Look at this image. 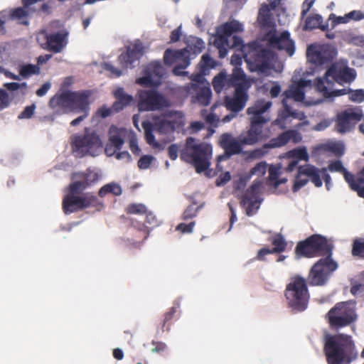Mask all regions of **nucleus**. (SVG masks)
Wrapping results in <instances>:
<instances>
[{
    "mask_svg": "<svg viewBox=\"0 0 364 364\" xmlns=\"http://www.w3.org/2000/svg\"><path fill=\"white\" fill-rule=\"evenodd\" d=\"M349 42L354 46L364 47V36H351Z\"/></svg>",
    "mask_w": 364,
    "mask_h": 364,
    "instance_id": "64",
    "label": "nucleus"
},
{
    "mask_svg": "<svg viewBox=\"0 0 364 364\" xmlns=\"http://www.w3.org/2000/svg\"><path fill=\"white\" fill-rule=\"evenodd\" d=\"M329 20H332L331 24L332 28H333L338 23H347L348 21V18L347 17V14H346L344 16L336 17L334 14H331L329 16Z\"/></svg>",
    "mask_w": 364,
    "mask_h": 364,
    "instance_id": "58",
    "label": "nucleus"
},
{
    "mask_svg": "<svg viewBox=\"0 0 364 364\" xmlns=\"http://www.w3.org/2000/svg\"><path fill=\"white\" fill-rule=\"evenodd\" d=\"M268 164L266 161H261L257 163L246 175L244 178H241L240 182H244L250 180L251 176H255L257 178L253 182H262L260 180L264 176L267 171Z\"/></svg>",
    "mask_w": 364,
    "mask_h": 364,
    "instance_id": "36",
    "label": "nucleus"
},
{
    "mask_svg": "<svg viewBox=\"0 0 364 364\" xmlns=\"http://www.w3.org/2000/svg\"><path fill=\"white\" fill-rule=\"evenodd\" d=\"M284 295L289 306L293 311L296 312L304 311L308 306L309 300L306 280L299 275L292 277L286 287Z\"/></svg>",
    "mask_w": 364,
    "mask_h": 364,
    "instance_id": "9",
    "label": "nucleus"
},
{
    "mask_svg": "<svg viewBox=\"0 0 364 364\" xmlns=\"http://www.w3.org/2000/svg\"><path fill=\"white\" fill-rule=\"evenodd\" d=\"M248 99L249 96L247 92H245L244 90H242L241 88H239L237 93L234 94L233 97L226 96L224 102L225 106L230 113L225 115L222 119V122L224 123L229 122L232 119L235 118L238 112L245 107Z\"/></svg>",
    "mask_w": 364,
    "mask_h": 364,
    "instance_id": "22",
    "label": "nucleus"
},
{
    "mask_svg": "<svg viewBox=\"0 0 364 364\" xmlns=\"http://www.w3.org/2000/svg\"><path fill=\"white\" fill-rule=\"evenodd\" d=\"M195 225V221H191L188 224L181 223L176 226V230L181 231L182 233H191L193 232Z\"/></svg>",
    "mask_w": 364,
    "mask_h": 364,
    "instance_id": "55",
    "label": "nucleus"
},
{
    "mask_svg": "<svg viewBox=\"0 0 364 364\" xmlns=\"http://www.w3.org/2000/svg\"><path fill=\"white\" fill-rule=\"evenodd\" d=\"M204 47L205 43L202 39L191 36L187 41V46L177 51L183 52L184 55L188 57L189 60H191V58H195L196 55L200 53Z\"/></svg>",
    "mask_w": 364,
    "mask_h": 364,
    "instance_id": "33",
    "label": "nucleus"
},
{
    "mask_svg": "<svg viewBox=\"0 0 364 364\" xmlns=\"http://www.w3.org/2000/svg\"><path fill=\"white\" fill-rule=\"evenodd\" d=\"M103 174L98 169H87L85 172L75 173L73 175V182H96L102 180Z\"/></svg>",
    "mask_w": 364,
    "mask_h": 364,
    "instance_id": "34",
    "label": "nucleus"
},
{
    "mask_svg": "<svg viewBox=\"0 0 364 364\" xmlns=\"http://www.w3.org/2000/svg\"><path fill=\"white\" fill-rule=\"evenodd\" d=\"M332 255H326L311 267L307 278L310 285H324L338 269V264L333 259Z\"/></svg>",
    "mask_w": 364,
    "mask_h": 364,
    "instance_id": "15",
    "label": "nucleus"
},
{
    "mask_svg": "<svg viewBox=\"0 0 364 364\" xmlns=\"http://www.w3.org/2000/svg\"><path fill=\"white\" fill-rule=\"evenodd\" d=\"M242 25L235 20L226 22L217 28L215 35L210 39V43L218 50L220 58L227 55L229 48L240 49L242 48V39L234 33L242 31Z\"/></svg>",
    "mask_w": 364,
    "mask_h": 364,
    "instance_id": "7",
    "label": "nucleus"
},
{
    "mask_svg": "<svg viewBox=\"0 0 364 364\" xmlns=\"http://www.w3.org/2000/svg\"><path fill=\"white\" fill-rule=\"evenodd\" d=\"M142 74L136 83L146 87H157L161 83L165 69L159 61H153L144 67Z\"/></svg>",
    "mask_w": 364,
    "mask_h": 364,
    "instance_id": "19",
    "label": "nucleus"
},
{
    "mask_svg": "<svg viewBox=\"0 0 364 364\" xmlns=\"http://www.w3.org/2000/svg\"><path fill=\"white\" fill-rule=\"evenodd\" d=\"M90 95L89 91L72 92L66 90L63 92L60 96L58 97L57 101L60 106L69 107L71 110L78 109L79 112H83V114L71 122L70 124L72 126L78 125L87 117Z\"/></svg>",
    "mask_w": 364,
    "mask_h": 364,
    "instance_id": "12",
    "label": "nucleus"
},
{
    "mask_svg": "<svg viewBox=\"0 0 364 364\" xmlns=\"http://www.w3.org/2000/svg\"><path fill=\"white\" fill-rule=\"evenodd\" d=\"M73 151L77 156L90 155L96 156L102 149V143L95 132L89 128L85 129V133L73 135L72 137Z\"/></svg>",
    "mask_w": 364,
    "mask_h": 364,
    "instance_id": "13",
    "label": "nucleus"
},
{
    "mask_svg": "<svg viewBox=\"0 0 364 364\" xmlns=\"http://www.w3.org/2000/svg\"><path fill=\"white\" fill-rule=\"evenodd\" d=\"M138 94L140 112L159 110L167 105L164 97L156 90H140Z\"/></svg>",
    "mask_w": 364,
    "mask_h": 364,
    "instance_id": "21",
    "label": "nucleus"
},
{
    "mask_svg": "<svg viewBox=\"0 0 364 364\" xmlns=\"http://www.w3.org/2000/svg\"><path fill=\"white\" fill-rule=\"evenodd\" d=\"M49 36L50 33H48L46 30L41 31L36 36L37 42L45 50H48Z\"/></svg>",
    "mask_w": 364,
    "mask_h": 364,
    "instance_id": "51",
    "label": "nucleus"
},
{
    "mask_svg": "<svg viewBox=\"0 0 364 364\" xmlns=\"http://www.w3.org/2000/svg\"><path fill=\"white\" fill-rule=\"evenodd\" d=\"M322 21L321 16L316 14L313 16L306 18L305 25L304 26V30H312L315 28H318Z\"/></svg>",
    "mask_w": 364,
    "mask_h": 364,
    "instance_id": "48",
    "label": "nucleus"
},
{
    "mask_svg": "<svg viewBox=\"0 0 364 364\" xmlns=\"http://www.w3.org/2000/svg\"><path fill=\"white\" fill-rule=\"evenodd\" d=\"M333 245L328 242L326 237L314 234L297 243L295 254L298 257H323L327 254H333Z\"/></svg>",
    "mask_w": 364,
    "mask_h": 364,
    "instance_id": "11",
    "label": "nucleus"
},
{
    "mask_svg": "<svg viewBox=\"0 0 364 364\" xmlns=\"http://www.w3.org/2000/svg\"><path fill=\"white\" fill-rule=\"evenodd\" d=\"M285 97L283 100L293 99L296 102H302L304 99V92L301 87H296V85H291L288 90L284 92Z\"/></svg>",
    "mask_w": 364,
    "mask_h": 364,
    "instance_id": "39",
    "label": "nucleus"
},
{
    "mask_svg": "<svg viewBox=\"0 0 364 364\" xmlns=\"http://www.w3.org/2000/svg\"><path fill=\"white\" fill-rule=\"evenodd\" d=\"M220 144L225 150V152L217 157L218 167L219 166L220 162L229 159L230 156L234 154H240L242 151V146H244L243 143L240 141L239 136L234 138L228 133H225L221 135Z\"/></svg>",
    "mask_w": 364,
    "mask_h": 364,
    "instance_id": "25",
    "label": "nucleus"
},
{
    "mask_svg": "<svg viewBox=\"0 0 364 364\" xmlns=\"http://www.w3.org/2000/svg\"><path fill=\"white\" fill-rule=\"evenodd\" d=\"M107 193H112L114 196H119L122 193V188L119 183H106L99 191V196L100 197H103Z\"/></svg>",
    "mask_w": 364,
    "mask_h": 364,
    "instance_id": "44",
    "label": "nucleus"
},
{
    "mask_svg": "<svg viewBox=\"0 0 364 364\" xmlns=\"http://www.w3.org/2000/svg\"><path fill=\"white\" fill-rule=\"evenodd\" d=\"M246 184L236 183L233 193L240 200V204L247 216L257 213L263 201V191H267L269 194H282L288 191L287 183H252L245 188Z\"/></svg>",
    "mask_w": 364,
    "mask_h": 364,
    "instance_id": "1",
    "label": "nucleus"
},
{
    "mask_svg": "<svg viewBox=\"0 0 364 364\" xmlns=\"http://www.w3.org/2000/svg\"><path fill=\"white\" fill-rule=\"evenodd\" d=\"M179 149V145L176 144H171L168 146V154L171 159L176 160L178 158Z\"/></svg>",
    "mask_w": 364,
    "mask_h": 364,
    "instance_id": "60",
    "label": "nucleus"
},
{
    "mask_svg": "<svg viewBox=\"0 0 364 364\" xmlns=\"http://www.w3.org/2000/svg\"><path fill=\"white\" fill-rule=\"evenodd\" d=\"M144 214L146 215L145 225H148L149 231L159 225L160 221L152 212L147 210Z\"/></svg>",
    "mask_w": 364,
    "mask_h": 364,
    "instance_id": "52",
    "label": "nucleus"
},
{
    "mask_svg": "<svg viewBox=\"0 0 364 364\" xmlns=\"http://www.w3.org/2000/svg\"><path fill=\"white\" fill-rule=\"evenodd\" d=\"M168 115L171 118L169 120L173 125L175 130L185 125V116L183 112L180 111L171 112Z\"/></svg>",
    "mask_w": 364,
    "mask_h": 364,
    "instance_id": "46",
    "label": "nucleus"
},
{
    "mask_svg": "<svg viewBox=\"0 0 364 364\" xmlns=\"http://www.w3.org/2000/svg\"><path fill=\"white\" fill-rule=\"evenodd\" d=\"M198 198H202V195L194 194L189 197L191 204L184 210L181 215L182 220H188L196 218L198 213L205 206V203Z\"/></svg>",
    "mask_w": 364,
    "mask_h": 364,
    "instance_id": "32",
    "label": "nucleus"
},
{
    "mask_svg": "<svg viewBox=\"0 0 364 364\" xmlns=\"http://www.w3.org/2000/svg\"><path fill=\"white\" fill-rule=\"evenodd\" d=\"M23 6V7H18L13 10L11 13V17L12 19L20 20L21 24L28 25V21L23 20V18L28 16L29 13L31 11V9H30V6Z\"/></svg>",
    "mask_w": 364,
    "mask_h": 364,
    "instance_id": "42",
    "label": "nucleus"
},
{
    "mask_svg": "<svg viewBox=\"0 0 364 364\" xmlns=\"http://www.w3.org/2000/svg\"><path fill=\"white\" fill-rule=\"evenodd\" d=\"M68 32L64 30L50 33L48 50L55 53H60L65 47Z\"/></svg>",
    "mask_w": 364,
    "mask_h": 364,
    "instance_id": "31",
    "label": "nucleus"
},
{
    "mask_svg": "<svg viewBox=\"0 0 364 364\" xmlns=\"http://www.w3.org/2000/svg\"><path fill=\"white\" fill-rule=\"evenodd\" d=\"M214 90L220 93L224 87H235V93L239 88L247 92L250 84L245 78V75L241 68H234L232 74L228 75L225 72L218 73L213 80Z\"/></svg>",
    "mask_w": 364,
    "mask_h": 364,
    "instance_id": "16",
    "label": "nucleus"
},
{
    "mask_svg": "<svg viewBox=\"0 0 364 364\" xmlns=\"http://www.w3.org/2000/svg\"><path fill=\"white\" fill-rule=\"evenodd\" d=\"M327 149L332 153H333L336 156H340L343 154L345 146L341 142H330L326 144Z\"/></svg>",
    "mask_w": 364,
    "mask_h": 364,
    "instance_id": "49",
    "label": "nucleus"
},
{
    "mask_svg": "<svg viewBox=\"0 0 364 364\" xmlns=\"http://www.w3.org/2000/svg\"><path fill=\"white\" fill-rule=\"evenodd\" d=\"M350 188L354 191H356L358 195L364 198V183H348Z\"/></svg>",
    "mask_w": 364,
    "mask_h": 364,
    "instance_id": "63",
    "label": "nucleus"
},
{
    "mask_svg": "<svg viewBox=\"0 0 364 364\" xmlns=\"http://www.w3.org/2000/svg\"><path fill=\"white\" fill-rule=\"evenodd\" d=\"M180 152L181 160L192 164L197 173H200L209 168L213 156L210 144L190 136L186 139Z\"/></svg>",
    "mask_w": 364,
    "mask_h": 364,
    "instance_id": "6",
    "label": "nucleus"
},
{
    "mask_svg": "<svg viewBox=\"0 0 364 364\" xmlns=\"http://www.w3.org/2000/svg\"><path fill=\"white\" fill-rule=\"evenodd\" d=\"M328 171L331 173H339L342 174L346 182H355L354 176L347 171L343 166V163L339 160L330 162L327 168L321 170V176L324 182H331V177L328 173Z\"/></svg>",
    "mask_w": 364,
    "mask_h": 364,
    "instance_id": "29",
    "label": "nucleus"
},
{
    "mask_svg": "<svg viewBox=\"0 0 364 364\" xmlns=\"http://www.w3.org/2000/svg\"><path fill=\"white\" fill-rule=\"evenodd\" d=\"M318 91L321 92L325 97H338L348 94V89L343 88L339 90H334L333 87H332L331 89L329 90L328 92H326L325 90Z\"/></svg>",
    "mask_w": 364,
    "mask_h": 364,
    "instance_id": "53",
    "label": "nucleus"
},
{
    "mask_svg": "<svg viewBox=\"0 0 364 364\" xmlns=\"http://www.w3.org/2000/svg\"><path fill=\"white\" fill-rule=\"evenodd\" d=\"M20 75L24 78H28L32 75H38L41 73L39 66L33 64L22 65L20 66Z\"/></svg>",
    "mask_w": 364,
    "mask_h": 364,
    "instance_id": "45",
    "label": "nucleus"
},
{
    "mask_svg": "<svg viewBox=\"0 0 364 364\" xmlns=\"http://www.w3.org/2000/svg\"><path fill=\"white\" fill-rule=\"evenodd\" d=\"M87 183H70L64 189L62 207L65 214L76 213L86 208H92L100 211L104 204L97 196L90 192H85Z\"/></svg>",
    "mask_w": 364,
    "mask_h": 364,
    "instance_id": "2",
    "label": "nucleus"
},
{
    "mask_svg": "<svg viewBox=\"0 0 364 364\" xmlns=\"http://www.w3.org/2000/svg\"><path fill=\"white\" fill-rule=\"evenodd\" d=\"M326 318L332 329L340 328L353 324L358 318L355 309L348 301L336 303L327 313Z\"/></svg>",
    "mask_w": 364,
    "mask_h": 364,
    "instance_id": "14",
    "label": "nucleus"
},
{
    "mask_svg": "<svg viewBox=\"0 0 364 364\" xmlns=\"http://www.w3.org/2000/svg\"><path fill=\"white\" fill-rule=\"evenodd\" d=\"M114 97L116 98V102L113 104V109L115 112H118L122 110L124 107L128 105L133 101L132 96L127 94L124 89L121 87L114 91Z\"/></svg>",
    "mask_w": 364,
    "mask_h": 364,
    "instance_id": "35",
    "label": "nucleus"
},
{
    "mask_svg": "<svg viewBox=\"0 0 364 364\" xmlns=\"http://www.w3.org/2000/svg\"><path fill=\"white\" fill-rule=\"evenodd\" d=\"M274 254L272 252V250L267 247H263L257 252V256L255 257V259L259 260V261H264L265 260V256L267 255Z\"/></svg>",
    "mask_w": 364,
    "mask_h": 364,
    "instance_id": "62",
    "label": "nucleus"
},
{
    "mask_svg": "<svg viewBox=\"0 0 364 364\" xmlns=\"http://www.w3.org/2000/svg\"><path fill=\"white\" fill-rule=\"evenodd\" d=\"M296 179L294 182H321V171L311 164L299 166L297 172L295 173Z\"/></svg>",
    "mask_w": 364,
    "mask_h": 364,
    "instance_id": "28",
    "label": "nucleus"
},
{
    "mask_svg": "<svg viewBox=\"0 0 364 364\" xmlns=\"http://www.w3.org/2000/svg\"><path fill=\"white\" fill-rule=\"evenodd\" d=\"M143 48L142 43L139 41L129 46L127 52L122 53L119 57L120 63L126 68H134L138 60L143 55Z\"/></svg>",
    "mask_w": 364,
    "mask_h": 364,
    "instance_id": "27",
    "label": "nucleus"
},
{
    "mask_svg": "<svg viewBox=\"0 0 364 364\" xmlns=\"http://www.w3.org/2000/svg\"><path fill=\"white\" fill-rule=\"evenodd\" d=\"M125 211L129 215H143L146 213L147 208L142 203H131L126 207Z\"/></svg>",
    "mask_w": 364,
    "mask_h": 364,
    "instance_id": "47",
    "label": "nucleus"
},
{
    "mask_svg": "<svg viewBox=\"0 0 364 364\" xmlns=\"http://www.w3.org/2000/svg\"><path fill=\"white\" fill-rule=\"evenodd\" d=\"M154 157L149 155H145L140 158V159L138 161V166L141 169H146L149 168V165L151 164V161H153Z\"/></svg>",
    "mask_w": 364,
    "mask_h": 364,
    "instance_id": "56",
    "label": "nucleus"
},
{
    "mask_svg": "<svg viewBox=\"0 0 364 364\" xmlns=\"http://www.w3.org/2000/svg\"><path fill=\"white\" fill-rule=\"evenodd\" d=\"M323 351L328 364H349L357 356L352 337L344 333L327 335Z\"/></svg>",
    "mask_w": 364,
    "mask_h": 364,
    "instance_id": "3",
    "label": "nucleus"
},
{
    "mask_svg": "<svg viewBox=\"0 0 364 364\" xmlns=\"http://www.w3.org/2000/svg\"><path fill=\"white\" fill-rule=\"evenodd\" d=\"M109 134V142L107 144L105 151L108 156H112L122 148L124 141L122 137V131L116 127L112 126Z\"/></svg>",
    "mask_w": 364,
    "mask_h": 364,
    "instance_id": "30",
    "label": "nucleus"
},
{
    "mask_svg": "<svg viewBox=\"0 0 364 364\" xmlns=\"http://www.w3.org/2000/svg\"><path fill=\"white\" fill-rule=\"evenodd\" d=\"M283 168V165L282 164H270L268 165V180L269 182H287V179L283 178L278 181L279 176L282 173V169Z\"/></svg>",
    "mask_w": 364,
    "mask_h": 364,
    "instance_id": "40",
    "label": "nucleus"
},
{
    "mask_svg": "<svg viewBox=\"0 0 364 364\" xmlns=\"http://www.w3.org/2000/svg\"><path fill=\"white\" fill-rule=\"evenodd\" d=\"M336 50L331 46L310 45L307 48L306 57L316 65H323L331 62L336 55Z\"/></svg>",
    "mask_w": 364,
    "mask_h": 364,
    "instance_id": "20",
    "label": "nucleus"
},
{
    "mask_svg": "<svg viewBox=\"0 0 364 364\" xmlns=\"http://www.w3.org/2000/svg\"><path fill=\"white\" fill-rule=\"evenodd\" d=\"M36 109V105L33 104L31 106L26 107L24 110L18 116L19 119H28L31 118L33 115L34 110Z\"/></svg>",
    "mask_w": 364,
    "mask_h": 364,
    "instance_id": "59",
    "label": "nucleus"
},
{
    "mask_svg": "<svg viewBox=\"0 0 364 364\" xmlns=\"http://www.w3.org/2000/svg\"><path fill=\"white\" fill-rule=\"evenodd\" d=\"M282 105L284 110L280 115L281 119L286 121L289 117L299 120H304L306 118V116L303 112L293 109L291 105L287 102V100H282Z\"/></svg>",
    "mask_w": 364,
    "mask_h": 364,
    "instance_id": "37",
    "label": "nucleus"
},
{
    "mask_svg": "<svg viewBox=\"0 0 364 364\" xmlns=\"http://www.w3.org/2000/svg\"><path fill=\"white\" fill-rule=\"evenodd\" d=\"M284 159H296L298 161L299 160H303L305 161H308L309 159V154L307 152V149L305 146L301 148H296L292 149L285 154L283 156Z\"/></svg>",
    "mask_w": 364,
    "mask_h": 364,
    "instance_id": "41",
    "label": "nucleus"
},
{
    "mask_svg": "<svg viewBox=\"0 0 364 364\" xmlns=\"http://www.w3.org/2000/svg\"><path fill=\"white\" fill-rule=\"evenodd\" d=\"M272 244L274 245V247L271 249L273 253L283 252L287 247V242L281 234H277L273 237Z\"/></svg>",
    "mask_w": 364,
    "mask_h": 364,
    "instance_id": "43",
    "label": "nucleus"
},
{
    "mask_svg": "<svg viewBox=\"0 0 364 364\" xmlns=\"http://www.w3.org/2000/svg\"><path fill=\"white\" fill-rule=\"evenodd\" d=\"M300 134L296 130H288L280 134L277 137L272 139L268 143L263 145L262 149H255L252 155L255 157H261L267 154V149L281 147L288 143L290 139H293L294 142L301 140Z\"/></svg>",
    "mask_w": 364,
    "mask_h": 364,
    "instance_id": "24",
    "label": "nucleus"
},
{
    "mask_svg": "<svg viewBox=\"0 0 364 364\" xmlns=\"http://www.w3.org/2000/svg\"><path fill=\"white\" fill-rule=\"evenodd\" d=\"M190 78L191 82L188 85V92L196 94V99L198 103L207 106L212 95L209 82L201 73L193 74Z\"/></svg>",
    "mask_w": 364,
    "mask_h": 364,
    "instance_id": "17",
    "label": "nucleus"
},
{
    "mask_svg": "<svg viewBox=\"0 0 364 364\" xmlns=\"http://www.w3.org/2000/svg\"><path fill=\"white\" fill-rule=\"evenodd\" d=\"M363 114L359 109H348L337 114L335 130L344 134L350 132L361 120Z\"/></svg>",
    "mask_w": 364,
    "mask_h": 364,
    "instance_id": "23",
    "label": "nucleus"
},
{
    "mask_svg": "<svg viewBox=\"0 0 364 364\" xmlns=\"http://www.w3.org/2000/svg\"><path fill=\"white\" fill-rule=\"evenodd\" d=\"M287 161V164L285 171L287 173H291L294 171H298V161L296 159H285Z\"/></svg>",
    "mask_w": 364,
    "mask_h": 364,
    "instance_id": "57",
    "label": "nucleus"
},
{
    "mask_svg": "<svg viewBox=\"0 0 364 364\" xmlns=\"http://www.w3.org/2000/svg\"><path fill=\"white\" fill-rule=\"evenodd\" d=\"M355 77V70L348 67L347 60H341L328 68L323 77L316 79V87L317 90H325L327 92L334 86L335 82L339 85L350 83Z\"/></svg>",
    "mask_w": 364,
    "mask_h": 364,
    "instance_id": "8",
    "label": "nucleus"
},
{
    "mask_svg": "<svg viewBox=\"0 0 364 364\" xmlns=\"http://www.w3.org/2000/svg\"><path fill=\"white\" fill-rule=\"evenodd\" d=\"M142 127L144 130L146 142L156 148H160L161 144L155 141V137L153 134L154 131L160 134H167L175 131L171 122L164 118L157 119L154 124L149 121H144L142 122Z\"/></svg>",
    "mask_w": 364,
    "mask_h": 364,
    "instance_id": "18",
    "label": "nucleus"
},
{
    "mask_svg": "<svg viewBox=\"0 0 364 364\" xmlns=\"http://www.w3.org/2000/svg\"><path fill=\"white\" fill-rule=\"evenodd\" d=\"M250 72L269 76L274 70V53L267 48H253L245 56Z\"/></svg>",
    "mask_w": 364,
    "mask_h": 364,
    "instance_id": "10",
    "label": "nucleus"
},
{
    "mask_svg": "<svg viewBox=\"0 0 364 364\" xmlns=\"http://www.w3.org/2000/svg\"><path fill=\"white\" fill-rule=\"evenodd\" d=\"M176 306L171 307L164 314V318L160 323L161 331H168L172 323L174 315L176 313L177 308L179 307V304H176Z\"/></svg>",
    "mask_w": 364,
    "mask_h": 364,
    "instance_id": "38",
    "label": "nucleus"
},
{
    "mask_svg": "<svg viewBox=\"0 0 364 364\" xmlns=\"http://www.w3.org/2000/svg\"><path fill=\"white\" fill-rule=\"evenodd\" d=\"M272 105L270 101L259 100L247 108V114L249 115L250 127L239 135L240 141L244 145H253L260 140L262 136V126L270 120L267 111Z\"/></svg>",
    "mask_w": 364,
    "mask_h": 364,
    "instance_id": "5",
    "label": "nucleus"
},
{
    "mask_svg": "<svg viewBox=\"0 0 364 364\" xmlns=\"http://www.w3.org/2000/svg\"><path fill=\"white\" fill-rule=\"evenodd\" d=\"M258 22L261 27L266 31L265 40L268 41L271 47L279 50H284L290 57L294 55L295 43L290 38L289 32L284 31L280 34L277 33L274 18L269 13L267 6H263L259 9Z\"/></svg>",
    "mask_w": 364,
    "mask_h": 364,
    "instance_id": "4",
    "label": "nucleus"
},
{
    "mask_svg": "<svg viewBox=\"0 0 364 364\" xmlns=\"http://www.w3.org/2000/svg\"><path fill=\"white\" fill-rule=\"evenodd\" d=\"M349 99L355 102H361L364 100V90H352L348 89Z\"/></svg>",
    "mask_w": 364,
    "mask_h": 364,
    "instance_id": "54",
    "label": "nucleus"
},
{
    "mask_svg": "<svg viewBox=\"0 0 364 364\" xmlns=\"http://www.w3.org/2000/svg\"><path fill=\"white\" fill-rule=\"evenodd\" d=\"M134 228H135L139 231L144 233V240H146L149 235V230L148 225L144 223H136L133 224Z\"/></svg>",
    "mask_w": 364,
    "mask_h": 364,
    "instance_id": "61",
    "label": "nucleus"
},
{
    "mask_svg": "<svg viewBox=\"0 0 364 364\" xmlns=\"http://www.w3.org/2000/svg\"><path fill=\"white\" fill-rule=\"evenodd\" d=\"M352 255L360 258H364V242L355 240L353 243Z\"/></svg>",
    "mask_w": 364,
    "mask_h": 364,
    "instance_id": "50",
    "label": "nucleus"
},
{
    "mask_svg": "<svg viewBox=\"0 0 364 364\" xmlns=\"http://www.w3.org/2000/svg\"><path fill=\"white\" fill-rule=\"evenodd\" d=\"M164 61L166 65H171L177 63V65L173 68V73L178 76H185L188 74L186 71H183L190 65V60L188 57L184 55L181 51H173L168 48L164 52Z\"/></svg>",
    "mask_w": 364,
    "mask_h": 364,
    "instance_id": "26",
    "label": "nucleus"
}]
</instances>
